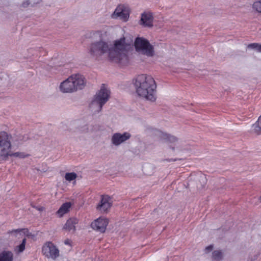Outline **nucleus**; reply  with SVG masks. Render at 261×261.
<instances>
[{"label":"nucleus","mask_w":261,"mask_h":261,"mask_svg":"<svg viewBox=\"0 0 261 261\" xmlns=\"http://www.w3.org/2000/svg\"><path fill=\"white\" fill-rule=\"evenodd\" d=\"M8 233L14 237L18 238H22L24 236L32 239L35 237V236L30 232L27 228L14 229Z\"/></svg>","instance_id":"4468645a"},{"label":"nucleus","mask_w":261,"mask_h":261,"mask_svg":"<svg viewBox=\"0 0 261 261\" xmlns=\"http://www.w3.org/2000/svg\"><path fill=\"white\" fill-rule=\"evenodd\" d=\"M200 181H202L203 184H205V178L204 177H201L200 179Z\"/></svg>","instance_id":"c85d7f7f"},{"label":"nucleus","mask_w":261,"mask_h":261,"mask_svg":"<svg viewBox=\"0 0 261 261\" xmlns=\"http://www.w3.org/2000/svg\"><path fill=\"white\" fill-rule=\"evenodd\" d=\"M26 241H27V240L25 238L23 239L21 243L16 247V251L18 253H21L24 250L25 246V244H26Z\"/></svg>","instance_id":"412c9836"},{"label":"nucleus","mask_w":261,"mask_h":261,"mask_svg":"<svg viewBox=\"0 0 261 261\" xmlns=\"http://www.w3.org/2000/svg\"><path fill=\"white\" fill-rule=\"evenodd\" d=\"M13 254L11 251H3L0 254V261H13Z\"/></svg>","instance_id":"dca6fc26"},{"label":"nucleus","mask_w":261,"mask_h":261,"mask_svg":"<svg viewBox=\"0 0 261 261\" xmlns=\"http://www.w3.org/2000/svg\"><path fill=\"white\" fill-rule=\"evenodd\" d=\"M77 177V174L74 172L66 173L65 178L68 181L74 180Z\"/></svg>","instance_id":"4be33fe9"},{"label":"nucleus","mask_w":261,"mask_h":261,"mask_svg":"<svg viewBox=\"0 0 261 261\" xmlns=\"http://www.w3.org/2000/svg\"><path fill=\"white\" fill-rule=\"evenodd\" d=\"M75 85L76 91L83 89L86 86V81L85 77L79 73L74 74L70 76Z\"/></svg>","instance_id":"9b49d317"},{"label":"nucleus","mask_w":261,"mask_h":261,"mask_svg":"<svg viewBox=\"0 0 261 261\" xmlns=\"http://www.w3.org/2000/svg\"><path fill=\"white\" fill-rule=\"evenodd\" d=\"M213 248H214L213 245H210V246H207L205 248V252L206 253L210 252V251L213 250Z\"/></svg>","instance_id":"bb28decb"},{"label":"nucleus","mask_w":261,"mask_h":261,"mask_svg":"<svg viewBox=\"0 0 261 261\" xmlns=\"http://www.w3.org/2000/svg\"><path fill=\"white\" fill-rule=\"evenodd\" d=\"M74 82L70 76L66 80L62 82L60 86V90L63 93H73L76 91Z\"/></svg>","instance_id":"9d476101"},{"label":"nucleus","mask_w":261,"mask_h":261,"mask_svg":"<svg viewBox=\"0 0 261 261\" xmlns=\"http://www.w3.org/2000/svg\"><path fill=\"white\" fill-rule=\"evenodd\" d=\"M30 4V2H29V1L27 0L25 2H23L21 5V6L22 7H23V8H27V7H28Z\"/></svg>","instance_id":"a878e982"},{"label":"nucleus","mask_w":261,"mask_h":261,"mask_svg":"<svg viewBox=\"0 0 261 261\" xmlns=\"http://www.w3.org/2000/svg\"><path fill=\"white\" fill-rule=\"evenodd\" d=\"M134 84L139 96L151 101L155 100L156 85L151 76L139 75L136 77Z\"/></svg>","instance_id":"f03ea898"},{"label":"nucleus","mask_w":261,"mask_h":261,"mask_svg":"<svg viewBox=\"0 0 261 261\" xmlns=\"http://www.w3.org/2000/svg\"><path fill=\"white\" fill-rule=\"evenodd\" d=\"M166 160V161H169V162H170V161H176V159H167V160Z\"/></svg>","instance_id":"2f4dec72"},{"label":"nucleus","mask_w":261,"mask_h":261,"mask_svg":"<svg viewBox=\"0 0 261 261\" xmlns=\"http://www.w3.org/2000/svg\"><path fill=\"white\" fill-rule=\"evenodd\" d=\"M11 144L9 136L5 132L0 133V157L2 160H7L8 156H15L23 159L29 156L24 152H17L12 153L11 151Z\"/></svg>","instance_id":"7ed1b4c3"},{"label":"nucleus","mask_w":261,"mask_h":261,"mask_svg":"<svg viewBox=\"0 0 261 261\" xmlns=\"http://www.w3.org/2000/svg\"><path fill=\"white\" fill-rule=\"evenodd\" d=\"M129 15V10L128 8L122 5H119L112 14V18L121 19L123 21H127Z\"/></svg>","instance_id":"0eeeda50"},{"label":"nucleus","mask_w":261,"mask_h":261,"mask_svg":"<svg viewBox=\"0 0 261 261\" xmlns=\"http://www.w3.org/2000/svg\"><path fill=\"white\" fill-rule=\"evenodd\" d=\"M248 48L256 49L261 53V44L253 43L248 44Z\"/></svg>","instance_id":"5701e85b"},{"label":"nucleus","mask_w":261,"mask_h":261,"mask_svg":"<svg viewBox=\"0 0 261 261\" xmlns=\"http://www.w3.org/2000/svg\"><path fill=\"white\" fill-rule=\"evenodd\" d=\"M110 95V91L102 84L100 89L95 95L93 100L90 105L91 109H95V111L100 112L103 106L108 101Z\"/></svg>","instance_id":"20e7f679"},{"label":"nucleus","mask_w":261,"mask_h":261,"mask_svg":"<svg viewBox=\"0 0 261 261\" xmlns=\"http://www.w3.org/2000/svg\"><path fill=\"white\" fill-rule=\"evenodd\" d=\"M171 148L173 150H174V147H171Z\"/></svg>","instance_id":"473e14b6"},{"label":"nucleus","mask_w":261,"mask_h":261,"mask_svg":"<svg viewBox=\"0 0 261 261\" xmlns=\"http://www.w3.org/2000/svg\"><path fill=\"white\" fill-rule=\"evenodd\" d=\"M71 206V202H66L63 204L60 207L57 213L60 216L62 217L64 214L67 213L69 211V208Z\"/></svg>","instance_id":"f3484780"},{"label":"nucleus","mask_w":261,"mask_h":261,"mask_svg":"<svg viewBox=\"0 0 261 261\" xmlns=\"http://www.w3.org/2000/svg\"><path fill=\"white\" fill-rule=\"evenodd\" d=\"M153 16L150 12H144L141 14L139 24L144 27L151 28L153 27Z\"/></svg>","instance_id":"ddd939ff"},{"label":"nucleus","mask_w":261,"mask_h":261,"mask_svg":"<svg viewBox=\"0 0 261 261\" xmlns=\"http://www.w3.org/2000/svg\"><path fill=\"white\" fill-rule=\"evenodd\" d=\"M260 201H261V196H260Z\"/></svg>","instance_id":"72a5a7b5"},{"label":"nucleus","mask_w":261,"mask_h":261,"mask_svg":"<svg viewBox=\"0 0 261 261\" xmlns=\"http://www.w3.org/2000/svg\"><path fill=\"white\" fill-rule=\"evenodd\" d=\"M112 198L108 195L101 196L100 203L97 205V210L101 212H107L112 206Z\"/></svg>","instance_id":"1a4fd4ad"},{"label":"nucleus","mask_w":261,"mask_h":261,"mask_svg":"<svg viewBox=\"0 0 261 261\" xmlns=\"http://www.w3.org/2000/svg\"><path fill=\"white\" fill-rule=\"evenodd\" d=\"M134 46L136 51L140 54L148 57H152L154 55L153 46L143 37H137L134 41Z\"/></svg>","instance_id":"39448f33"},{"label":"nucleus","mask_w":261,"mask_h":261,"mask_svg":"<svg viewBox=\"0 0 261 261\" xmlns=\"http://www.w3.org/2000/svg\"><path fill=\"white\" fill-rule=\"evenodd\" d=\"M130 44L131 41H126L124 37L116 40L114 46L111 47L107 42L100 40L90 44L89 53L93 57L98 58L108 52V57L111 61L125 64L128 62L126 53L130 48Z\"/></svg>","instance_id":"f257e3e1"},{"label":"nucleus","mask_w":261,"mask_h":261,"mask_svg":"<svg viewBox=\"0 0 261 261\" xmlns=\"http://www.w3.org/2000/svg\"><path fill=\"white\" fill-rule=\"evenodd\" d=\"M71 241L69 239H66L64 241L65 244L68 245H71Z\"/></svg>","instance_id":"cd10ccee"},{"label":"nucleus","mask_w":261,"mask_h":261,"mask_svg":"<svg viewBox=\"0 0 261 261\" xmlns=\"http://www.w3.org/2000/svg\"><path fill=\"white\" fill-rule=\"evenodd\" d=\"M36 209L39 211H42L44 210V207H36Z\"/></svg>","instance_id":"7c9ffc66"},{"label":"nucleus","mask_w":261,"mask_h":261,"mask_svg":"<svg viewBox=\"0 0 261 261\" xmlns=\"http://www.w3.org/2000/svg\"><path fill=\"white\" fill-rule=\"evenodd\" d=\"M109 223L108 220L107 219L98 218L93 222L91 224V227L100 232H104L106 227Z\"/></svg>","instance_id":"f8f14e48"},{"label":"nucleus","mask_w":261,"mask_h":261,"mask_svg":"<svg viewBox=\"0 0 261 261\" xmlns=\"http://www.w3.org/2000/svg\"><path fill=\"white\" fill-rule=\"evenodd\" d=\"M91 37L93 38H95V37L98 36L100 38L101 37V32L100 31H96L91 33Z\"/></svg>","instance_id":"393cba45"},{"label":"nucleus","mask_w":261,"mask_h":261,"mask_svg":"<svg viewBox=\"0 0 261 261\" xmlns=\"http://www.w3.org/2000/svg\"><path fill=\"white\" fill-rule=\"evenodd\" d=\"M42 0H35L34 2H33V4H39L41 2Z\"/></svg>","instance_id":"c756f323"},{"label":"nucleus","mask_w":261,"mask_h":261,"mask_svg":"<svg viewBox=\"0 0 261 261\" xmlns=\"http://www.w3.org/2000/svg\"><path fill=\"white\" fill-rule=\"evenodd\" d=\"M131 135L128 132H125L123 134L115 133L112 137L111 142L115 146H119L129 139Z\"/></svg>","instance_id":"6e6552de"},{"label":"nucleus","mask_w":261,"mask_h":261,"mask_svg":"<svg viewBox=\"0 0 261 261\" xmlns=\"http://www.w3.org/2000/svg\"><path fill=\"white\" fill-rule=\"evenodd\" d=\"M253 127V132L256 135L261 134V115L258 118L257 121L252 125Z\"/></svg>","instance_id":"6ab92c4d"},{"label":"nucleus","mask_w":261,"mask_h":261,"mask_svg":"<svg viewBox=\"0 0 261 261\" xmlns=\"http://www.w3.org/2000/svg\"><path fill=\"white\" fill-rule=\"evenodd\" d=\"M161 138L163 140L170 143H174L177 141V139L175 137L166 133H162Z\"/></svg>","instance_id":"aec40b11"},{"label":"nucleus","mask_w":261,"mask_h":261,"mask_svg":"<svg viewBox=\"0 0 261 261\" xmlns=\"http://www.w3.org/2000/svg\"><path fill=\"white\" fill-rule=\"evenodd\" d=\"M42 251L46 257L54 260L59 256V249L51 242H47L44 244L42 247Z\"/></svg>","instance_id":"423d86ee"},{"label":"nucleus","mask_w":261,"mask_h":261,"mask_svg":"<svg viewBox=\"0 0 261 261\" xmlns=\"http://www.w3.org/2000/svg\"><path fill=\"white\" fill-rule=\"evenodd\" d=\"M223 257V253L220 250H215L212 253V258L213 261H221Z\"/></svg>","instance_id":"a211bd4d"},{"label":"nucleus","mask_w":261,"mask_h":261,"mask_svg":"<svg viewBox=\"0 0 261 261\" xmlns=\"http://www.w3.org/2000/svg\"><path fill=\"white\" fill-rule=\"evenodd\" d=\"M79 222V220L76 218H71L69 219L63 227V229L66 231L70 232L72 231L73 232L75 231V225Z\"/></svg>","instance_id":"2eb2a0df"},{"label":"nucleus","mask_w":261,"mask_h":261,"mask_svg":"<svg viewBox=\"0 0 261 261\" xmlns=\"http://www.w3.org/2000/svg\"><path fill=\"white\" fill-rule=\"evenodd\" d=\"M253 8L256 11L261 13V0L254 2L253 4Z\"/></svg>","instance_id":"b1692460"}]
</instances>
